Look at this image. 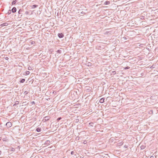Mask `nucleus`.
Segmentation results:
<instances>
[{
  "mask_svg": "<svg viewBox=\"0 0 158 158\" xmlns=\"http://www.w3.org/2000/svg\"><path fill=\"white\" fill-rule=\"evenodd\" d=\"M45 118H46V119H47V120H48V119H49V117H47V116H46V117H45Z\"/></svg>",
  "mask_w": 158,
  "mask_h": 158,
  "instance_id": "nucleus-22",
  "label": "nucleus"
},
{
  "mask_svg": "<svg viewBox=\"0 0 158 158\" xmlns=\"http://www.w3.org/2000/svg\"><path fill=\"white\" fill-rule=\"evenodd\" d=\"M110 3V2L106 1L105 2V5H108Z\"/></svg>",
  "mask_w": 158,
  "mask_h": 158,
  "instance_id": "nucleus-8",
  "label": "nucleus"
},
{
  "mask_svg": "<svg viewBox=\"0 0 158 158\" xmlns=\"http://www.w3.org/2000/svg\"><path fill=\"white\" fill-rule=\"evenodd\" d=\"M36 130L38 132H40L41 131V128L40 127H38L36 129Z\"/></svg>",
  "mask_w": 158,
  "mask_h": 158,
  "instance_id": "nucleus-7",
  "label": "nucleus"
},
{
  "mask_svg": "<svg viewBox=\"0 0 158 158\" xmlns=\"http://www.w3.org/2000/svg\"><path fill=\"white\" fill-rule=\"evenodd\" d=\"M57 52L59 53H61V51L60 50H58L57 51Z\"/></svg>",
  "mask_w": 158,
  "mask_h": 158,
  "instance_id": "nucleus-14",
  "label": "nucleus"
},
{
  "mask_svg": "<svg viewBox=\"0 0 158 158\" xmlns=\"http://www.w3.org/2000/svg\"><path fill=\"white\" fill-rule=\"evenodd\" d=\"M28 93V92L27 91H25L24 92V94H27Z\"/></svg>",
  "mask_w": 158,
  "mask_h": 158,
  "instance_id": "nucleus-21",
  "label": "nucleus"
},
{
  "mask_svg": "<svg viewBox=\"0 0 158 158\" xmlns=\"http://www.w3.org/2000/svg\"><path fill=\"white\" fill-rule=\"evenodd\" d=\"M38 6L37 5H34L32 6H31V9H33L34 8H36L38 7Z\"/></svg>",
  "mask_w": 158,
  "mask_h": 158,
  "instance_id": "nucleus-4",
  "label": "nucleus"
},
{
  "mask_svg": "<svg viewBox=\"0 0 158 158\" xmlns=\"http://www.w3.org/2000/svg\"><path fill=\"white\" fill-rule=\"evenodd\" d=\"M100 99H104V98H102Z\"/></svg>",
  "mask_w": 158,
  "mask_h": 158,
  "instance_id": "nucleus-29",
  "label": "nucleus"
},
{
  "mask_svg": "<svg viewBox=\"0 0 158 158\" xmlns=\"http://www.w3.org/2000/svg\"><path fill=\"white\" fill-rule=\"evenodd\" d=\"M104 99H100V102L101 103H102L104 102Z\"/></svg>",
  "mask_w": 158,
  "mask_h": 158,
  "instance_id": "nucleus-12",
  "label": "nucleus"
},
{
  "mask_svg": "<svg viewBox=\"0 0 158 158\" xmlns=\"http://www.w3.org/2000/svg\"><path fill=\"white\" fill-rule=\"evenodd\" d=\"M12 13H15L16 11V8L15 7H13L11 10Z\"/></svg>",
  "mask_w": 158,
  "mask_h": 158,
  "instance_id": "nucleus-3",
  "label": "nucleus"
},
{
  "mask_svg": "<svg viewBox=\"0 0 158 158\" xmlns=\"http://www.w3.org/2000/svg\"><path fill=\"white\" fill-rule=\"evenodd\" d=\"M25 81V79H21L20 81H19L20 83H23Z\"/></svg>",
  "mask_w": 158,
  "mask_h": 158,
  "instance_id": "nucleus-6",
  "label": "nucleus"
},
{
  "mask_svg": "<svg viewBox=\"0 0 158 158\" xmlns=\"http://www.w3.org/2000/svg\"><path fill=\"white\" fill-rule=\"evenodd\" d=\"M87 89L88 90H89H89H91V88H89V89Z\"/></svg>",
  "mask_w": 158,
  "mask_h": 158,
  "instance_id": "nucleus-26",
  "label": "nucleus"
},
{
  "mask_svg": "<svg viewBox=\"0 0 158 158\" xmlns=\"http://www.w3.org/2000/svg\"><path fill=\"white\" fill-rule=\"evenodd\" d=\"M56 93V91H54L53 92V94H55Z\"/></svg>",
  "mask_w": 158,
  "mask_h": 158,
  "instance_id": "nucleus-27",
  "label": "nucleus"
},
{
  "mask_svg": "<svg viewBox=\"0 0 158 158\" xmlns=\"http://www.w3.org/2000/svg\"><path fill=\"white\" fill-rule=\"evenodd\" d=\"M11 11L10 10H9L8 11V12H7V14H8V15H10V14H11Z\"/></svg>",
  "mask_w": 158,
  "mask_h": 158,
  "instance_id": "nucleus-9",
  "label": "nucleus"
},
{
  "mask_svg": "<svg viewBox=\"0 0 158 158\" xmlns=\"http://www.w3.org/2000/svg\"><path fill=\"white\" fill-rule=\"evenodd\" d=\"M130 67L129 66H127L124 68V69H130Z\"/></svg>",
  "mask_w": 158,
  "mask_h": 158,
  "instance_id": "nucleus-15",
  "label": "nucleus"
},
{
  "mask_svg": "<svg viewBox=\"0 0 158 158\" xmlns=\"http://www.w3.org/2000/svg\"><path fill=\"white\" fill-rule=\"evenodd\" d=\"M145 147L143 145H142V146H141L140 147V148H141V149H143Z\"/></svg>",
  "mask_w": 158,
  "mask_h": 158,
  "instance_id": "nucleus-13",
  "label": "nucleus"
},
{
  "mask_svg": "<svg viewBox=\"0 0 158 158\" xmlns=\"http://www.w3.org/2000/svg\"><path fill=\"white\" fill-rule=\"evenodd\" d=\"M17 2V0H15V1H13L12 2V5L16 4V3Z\"/></svg>",
  "mask_w": 158,
  "mask_h": 158,
  "instance_id": "nucleus-5",
  "label": "nucleus"
},
{
  "mask_svg": "<svg viewBox=\"0 0 158 158\" xmlns=\"http://www.w3.org/2000/svg\"><path fill=\"white\" fill-rule=\"evenodd\" d=\"M81 14H85V13L83 11H82V12H81Z\"/></svg>",
  "mask_w": 158,
  "mask_h": 158,
  "instance_id": "nucleus-18",
  "label": "nucleus"
},
{
  "mask_svg": "<svg viewBox=\"0 0 158 158\" xmlns=\"http://www.w3.org/2000/svg\"><path fill=\"white\" fill-rule=\"evenodd\" d=\"M21 11H22V10H21V9H19V11H18V13H19V14H21L20 12Z\"/></svg>",
  "mask_w": 158,
  "mask_h": 158,
  "instance_id": "nucleus-17",
  "label": "nucleus"
},
{
  "mask_svg": "<svg viewBox=\"0 0 158 158\" xmlns=\"http://www.w3.org/2000/svg\"><path fill=\"white\" fill-rule=\"evenodd\" d=\"M6 125L9 128L11 127L12 126V124L11 122H9L6 123Z\"/></svg>",
  "mask_w": 158,
  "mask_h": 158,
  "instance_id": "nucleus-1",
  "label": "nucleus"
},
{
  "mask_svg": "<svg viewBox=\"0 0 158 158\" xmlns=\"http://www.w3.org/2000/svg\"><path fill=\"white\" fill-rule=\"evenodd\" d=\"M58 36L59 38H63L64 37V35L62 33H61L58 34Z\"/></svg>",
  "mask_w": 158,
  "mask_h": 158,
  "instance_id": "nucleus-2",
  "label": "nucleus"
},
{
  "mask_svg": "<svg viewBox=\"0 0 158 158\" xmlns=\"http://www.w3.org/2000/svg\"><path fill=\"white\" fill-rule=\"evenodd\" d=\"M30 72L29 71H27L26 72V75H28L30 74Z\"/></svg>",
  "mask_w": 158,
  "mask_h": 158,
  "instance_id": "nucleus-16",
  "label": "nucleus"
},
{
  "mask_svg": "<svg viewBox=\"0 0 158 158\" xmlns=\"http://www.w3.org/2000/svg\"><path fill=\"white\" fill-rule=\"evenodd\" d=\"M74 154V152L73 151H72L71 152V155H73Z\"/></svg>",
  "mask_w": 158,
  "mask_h": 158,
  "instance_id": "nucleus-25",
  "label": "nucleus"
},
{
  "mask_svg": "<svg viewBox=\"0 0 158 158\" xmlns=\"http://www.w3.org/2000/svg\"><path fill=\"white\" fill-rule=\"evenodd\" d=\"M4 26H7L8 25V23H4Z\"/></svg>",
  "mask_w": 158,
  "mask_h": 158,
  "instance_id": "nucleus-23",
  "label": "nucleus"
},
{
  "mask_svg": "<svg viewBox=\"0 0 158 158\" xmlns=\"http://www.w3.org/2000/svg\"><path fill=\"white\" fill-rule=\"evenodd\" d=\"M28 69L30 70H31L32 69V67L30 66H29L28 68Z\"/></svg>",
  "mask_w": 158,
  "mask_h": 158,
  "instance_id": "nucleus-10",
  "label": "nucleus"
},
{
  "mask_svg": "<svg viewBox=\"0 0 158 158\" xmlns=\"http://www.w3.org/2000/svg\"><path fill=\"white\" fill-rule=\"evenodd\" d=\"M112 73H114V74H115L116 73V72L115 71H113L112 72Z\"/></svg>",
  "mask_w": 158,
  "mask_h": 158,
  "instance_id": "nucleus-24",
  "label": "nucleus"
},
{
  "mask_svg": "<svg viewBox=\"0 0 158 158\" xmlns=\"http://www.w3.org/2000/svg\"><path fill=\"white\" fill-rule=\"evenodd\" d=\"M29 12L28 11H26L25 14L26 15H28L29 14Z\"/></svg>",
  "mask_w": 158,
  "mask_h": 158,
  "instance_id": "nucleus-11",
  "label": "nucleus"
},
{
  "mask_svg": "<svg viewBox=\"0 0 158 158\" xmlns=\"http://www.w3.org/2000/svg\"><path fill=\"white\" fill-rule=\"evenodd\" d=\"M35 41H32L31 42V44H35Z\"/></svg>",
  "mask_w": 158,
  "mask_h": 158,
  "instance_id": "nucleus-20",
  "label": "nucleus"
},
{
  "mask_svg": "<svg viewBox=\"0 0 158 158\" xmlns=\"http://www.w3.org/2000/svg\"><path fill=\"white\" fill-rule=\"evenodd\" d=\"M1 153V152L0 151V153Z\"/></svg>",
  "mask_w": 158,
  "mask_h": 158,
  "instance_id": "nucleus-30",
  "label": "nucleus"
},
{
  "mask_svg": "<svg viewBox=\"0 0 158 158\" xmlns=\"http://www.w3.org/2000/svg\"><path fill=\"white\" fill-rule=\"evenodd\" d=\"M61 117H60L57 119V120L58 121L59 120L61 119Z\"/></svg>",
  "mask_w": 158,
  "mask_h": 158,
  "instance_id": "nucleus-19",
  "label": "nucleus"
},
{
  "mask_svg": "<svg viewBox=\"0 0 158 158\" xmlns=\"http://www.w3.org/2000/svg\"><path fill=\"white\" fill-rule=\"evenodd\" d=\"M6 59V60H7L8 59V58L7 57H6V58H5Z\"/></svg>",
  "mask_w": 158,
  "mask_h": 158,
  "instance_id": "nucleus-28",
  "label": "nucleus"
}]
</instances>
